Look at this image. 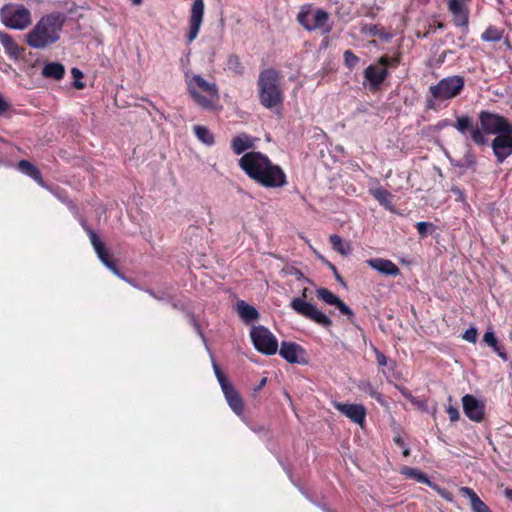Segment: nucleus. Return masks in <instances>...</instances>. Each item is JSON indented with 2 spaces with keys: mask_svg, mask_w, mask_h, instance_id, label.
Wrapping results in <instances>:
<instances>
[{
  "mask_svg": "<svg viewBox=\"0 0 512 512\" xmlns=\"http://www.w3.org/2000/svg\"><path fill=\"white\" fill-rule=\"evenodd\" d=\"M239 166L251 179L264 187H283L287 183L284 171L260 152L245 153L239 160Z\"/></svg>",
  "mask_w": 512,
  "mask_h": 512,
  "instance_id": "obj_1",
  "label": "nucleus"
},
{
  "mask_svg": "<svg viewBox=\"0 0 512 512\" xmlns=\"http://www.w3.org/2000/svg\"><path fill=\"white\" fill-rule=\"evenodd\" d=\"M65 17L62 14H50L42 17L26 34L27 44L35 49L46 48L60 39Z\"/></svg>",
  "mask_w": 512,
  "mask_h": 512,
  "instance_id": "obj_2",
  "label": "nucleus"
},
{
  "mask_svg": "<svg viewBox=\"0 0 512 512\" xmlns=\"http://www.w3.org/2000/svg\"><path fill=\"white\" fill-rule=\"evenodd\" d=\"M260 103L267 109L278 111L284 94L280 86V75L274 69L263 70L258 77Z\"/></svg>",
  "mask_w": 512,
  "mask_h": 512,
  "instance_id": "obj_3",
  "label": "nucleus"
},
{
  "mask_svg": "<svg viewBox=\"0 0 512 512\" xmlns=\"http://www.w3.org/2000/svg\"><path fill=\"white\" fill-rule=\"evenodd\" d=\"M187 90L191 98L202 108L212 109L219 100L216 83L206 80L199 74L186 75Z\"/></svg>",
  "mask_w": 512,
  "mask_h": 512,
  "instance_id": "obj_4",
  "label": "nucleus"
},
{
  "mask_svg": "<svg viewBox=\"0 0 512 512\" xmlns=\"http://www.w3.org/2000/svg\"><path fill=\"white\" fill-rule=\"evenodd\" d=\"M1 23L9 29L24 30L32 22L31 12L20 4L10 3L0 10Z\"/></svg>",
  "mask_w": 512,
  "mask_h": 512,
  "instance_id": "obj_5",
  "label": "nucleus"
},
{
  "mask_svg": "<svg viewBox=\"0 0 512 512\" xmlns=\"http://www.w3.org/2000/svg\"><path fill=\"white\" fill-rule=\"evenodd\" d=\"M297 19L299 23L309 31L319 30L323 34H328L331 31L329 14L322 9L304 6L301 8Z\"/></svg>",
  "mask_w": 512,
  "mask_h": 512,
  "instance_id": "obj_6",
  "label": "nucleus"
},
{
  "mask_svg": "<svg viewBox=\"0 0 512 512\" xmlns=\"http://www.w3.org/2000/svg\"><path fill=\"white\" fill-rule=\"evenodd\" d=\"M464 79L461 76H449L440 80L429 88L435 101L444 102L457 97L464 88Z\"/></svg>",
  "mask_w": 512,
  "mask_h": 512,
  "instance_id": "obj_7",
  "label": "nucleus"
},
{
  "mask_svg": "<svg viewBox=\"0 0 512 512\" xmlns=\"http://www.w3.org/2000/svg\"><path fill=\"white\" fill-rule=\"evenodd\" d=\"M307 288L302 291V297H295L292 299L290 306L299 315L306 317L315 323L329 327L332 324L331 319L322 311H320L315 305L305 301L307 297Z\"/></svg>",
  "mask_w": 512,
  "mask_h": 512,
  "instance_id": "obj_8",
  "label": "nucleus"
},
{
  "mask_svg": "<svg viewBox=\"0 0 512 512\" xmlns=\"http://www.w3.org/2000/svg\"><path fill=\"white\" fill-rule=\"evenodd\" d=\"M212 365H213V370H214L215 376L221 386V389L223 391V394L226 398L228 405L234 411L235 414L241 415L244 410V404H243V401H242L240 395L234 389L232 384L229 383V381L227 380L225 375L222 373V371L220 370L219 366L217 365V363L215 362L214 359H212Z\"/></svg>",
  "mask_w": 512,
  "mask_h": 512,
  "instance_id": "obj_9",
  "label": "nucleus"
},
{
  "mask_svg": "<svg viewBox=\"0 0 512 512\" xmlns=\"http://www.w3.org/2000/svg\"><path fill=\"white\" fill-rule=\"evenodd\" d=\"M250 337L254 347L266 355H274L278 350L276 337L263 326H254L250 331Z\"/></svg>",
  "mask_w": 512,
  "mask_h": 512,
  "instance_id": "obj_10",
  "label": "nucleus"
},
{
  "mask_svg": "<svg viewBox=\"0 0 512 512\" xmlns=\"http://www.w3.org/2000/svg\"><path fill=\"white\" fill-rule=\"evenodd\" d=\"M481 128L487 134L501 135L503 133H512V124L503 116L482 111L479 114Z\"/></svg>",
  "mask_w": 512,
  "mask_h": 512,
  "instance_id": "obj_11",
  "label": "nucleus"
},
{
  "mask_svg": "<svg viewBox=\"0 0 512 512\" xmlns=\"http://www.w3.org/2000/svg\"><path fill=\"white\" fill-rule=\"evenodd\" d=\"M204 11V0H193L189 15V29L186 36L188 42H192L197 38L203 23Z\"/></svg>",
  "mask_w": 512,
  "mask_h": 512,
  "instance_id": "obj_12",
  "label": "nucleus"
},
{
  "mask_svg": "<svg viewBox=\"0 0 512 512\" xmlns=\"http://www.w3.org/2000/svg\"><path fill=\"white\" fill-rule=\"evenodd\" d=\"M389 64V58L382 56L378 64L368 66L364 71V77L369 82L371 88H378L388 75L386 66Z\"/></svg>",
  "mask_w": 512,
  "mask_h": 512,
  "instance_id": "obj_13",
  "label": "nucleus"
},
{
  "mask_svg": "<svg viewBox=\"0 0 512 512\" xmlns=\"http://www.w3.org/2000/svg\"><path fill=\"white\" fill-rule=\"evenodd\" d=\"M333 406L353 423L363 427L367 410L362 404L341 403L334 401Z\"/></svg>",
  "mask_w": 512,
  "mask_h": 512,
  "instance_id": "obj_14",
  "label": "nucleus"
},
{
  "mask_svg": "<svg viewBox=\"0 0 512 512\" xmlns=\"http://www.w3.org/2000/svg\"><path fill=\"white\" fill-rule=\"evenodd\" d=\"M494 155L499 163L512 155V133H503L496 136L491 143Z\"/></svg>",
  "mask_w": 512,
  "mask_h": 512,
  "instance_id": "obj_15",
  "label": "nucleus"
},
{
  "mask_svg": "<svg viewBox=\"0 0 512 512\" xmlns=\"http://www.w3.org/2000/svg\"><path fill=\"white\" fill-rule=\"evenodd\" d=\"M316 294L326 305L335 307L341 314L346 315L348 318L354 316L353 311L336 294L327 288H318Z\"/></svg>",
  "mask_w": 512,
  "mask_h": 512,
  "instance_id": "obj_16",
  "label": "nucleus"
},
{
  "mask_svg": "<svg viewBox=\"0 0 512 512\" xmlns=\"http://www.w3.org/2000/svg\"><path fill=\"white\" fill-rule=\"evenodd\" d=\"M463 410L466 416L475 422H480L484 415V404L472 395H465L462 398Z\"/></svg>",
  "mask_w": 512,
  "mask_h": 512,
  "instance_id": "obj_17",
  "label": "nucleus"
},
{
  "mask_svg": "<svg viewBox=\"0 0 512 512\" xmlns=\"http://www.w3.org/2000/svg\"><path fill=\"white\" fill-rule=\"evenodd\" d=\"M89 236H90L91 243H92L99 259L101 260V262L108 269H110L115 275H117L118 277L123 279V276L119 273V271L117 270V268L115 267L113 262L109 259V256L105 250L104 244L102 243L100 238L93 231H89Z\"/></svg>",
  "mask_w": 512,
  "mask_h": 512,
  "instance_id": "obj_18",
  "label": "nucleus"
},
{
  "mask_svg": "<svg viewBox=\"0 0 512 512\" xmlns=\"http://www.w3.org/2000/svg\"><path fill=\"white\" fill-rule=\"evenodd\" d=\"M366 263L377 272L387 276H397L399 268L390 260L383 258L368 259Z\"/></svg>",
  "mask_w": 512,
  "mask_h": 512,
  "instance_id": "obj_19",
  "label": "nucleus"
},
{
  "mask_svg": "<svg viewBox=\"0 0 512 512\" xmlns=\"http://www.w3.org/2000/svg\"><path fill=\"white\" fill-rule=\"evenodd\" d=\"M279 354L289 363H300V356L303 354V349L296 343L282 342Z\"/></svg>",
  "mask_w": 512,
  "mask_h": 512,
  "instance_id": "obj_20",
  "label": "nucleus"
},
{
  "mask_svg": "<svg viewBox=\"0 0 512 512\" xmlns=\"http://www.w3.org/2000/svg\"><path fill=\"white\" fill-rule=\"evenodd\" d=\"M459 491L463 496L469 499L473 512H492L490 508L478 497L473 489L469 487H461Z\"/></svg>",
  "mask_w": 512,
  "mask_h": 512,
  "instance_id": "obj_21",
  "label": "nucleus"
},
{
  "mask_svg": "<svg viewBox=\"0 0 512 512\" xmlns=\"http://www.w3.org/2000/svg\"><path fill=\"white\" fill-rule=\"evenodd\" d=\"M369 193L379 202L381 206L389 211H394V196L382 187H374L369 189Z\"/></svg>",
  "mask_w": 512,
  "mask_h": 512,
  "instance_id": "obj_22",
  "label": "nucleus"
},
{
  "mask_svg": "<svg viewBox=\"0 0 512 512\" xmlns=\"http://www.w3.org/2000/svg\"><path fill=\"white\" fill-rule=\"evenodd\" d=\"M18 170L34 179L41 187L47 188L39 169L31 162L27 160L19 161Z\"/></svg>",
  "mask_w": 512,
  "mask_h": 512,
  "instance_id": "obj_23",
  "label": "nucleus"
},
{
  "mask_svg": "<svg viewBox=\"0 0 512 512\" xmlns=\"http://www.w3.org/2000/svg\"><path fill=\"white\" fill-rule=\"evenodd\" d=\"M254 146V140L247 134H239L232 139L231 147L235 154L240 155Z\"/></svg>",
  "mask_w": 512,
  "mask_h": 512,
  "instance_id": "obj_24",
  "label": "nucleus"
},
{
  "mask_svg": "<svg viewBox=\"0 0 512 512\" xmlns=\"http://www.w3.org/2000/svg\"><path fill=\"white\" fill-rule=\"evenodd\" d=\"M65 74V67L58 62H49L44 65L42 75L45 78L61 80Z\"/></svg>",
  "mask_w": 512,
  "mask_h": 512,
  "instance_id": "obj_25",
  "label": "nucleus"
},
{
  "mask_svg": "<svg viewBox=\"0 0 512 512\" xmlns=\"http://www.w3.org/2000/svg\"><path fill=\"white\" fill-rule=\"evenodd\" d=\"M0 42L5 52L10 56L17 58L20 55V48L13 38L6 32H0Z\"/></svg>",
  "mask_w": 512,
  "mask_h": 512,
  "instance_id": "obj_26",
  "label": "nucleus"
},
{
  "mask_svg": "<svg viewBox=\"0 0 512 512\" xmlns=\"http://www.w3.org/2000/svg\"><path fill=\"white\" fill-rule=\"evenodd\" d=\"M236 308L239 316L245 322H251L258 318L257 310L245 301H238Z\"/></svg>",
  "mask_w": 512,
  "mask_h": 512,
  "instance_id": "obj_27",
  "label": "nucleus"
},
{
  "mask_svg": "<svg viewBox=\"0 0 512 512\" xmlns=\"http://www.w3.org/2000/svg\"><path fill=\"white\" fill-rule=\"evenodd\" d=\"M483 341L490 346L494 352L504 361L508 360L507 353L504 349L498 344V340L495 336V333L492 330H488L485 332L483 336Z\"/></svg>",
  "mask_w": 512,
  "mask_h": 512,
  "instance_id": "obj_28",
  "label": "nucleus"
},
{
  "mask_svg": "<svg viewBox=\"0 0 512 512\" xmlns=\"http://www.w3.org/2000/svg\"><path fill=\"white\" fill-rule=\"evenodd\" d=\"M195 136L197 139L207 146H212L215 142L213 133L206 127L202 125H195L193 127Z\"/></svg>",
  "mask_w": 512,
  "mask_h": 512,
  "instance_id": "obj_29",
  "label": "nucleus"
},
{
  "mask_svg": "<svg viewBox=\"0 0 512 512\" xmlns=\"http://www.w3.org/2000/svg\"><path fill=\"white\" fill-rule=\"evenodd\" d=\"M330 242L333 249L339 252L341 255L347 256L352 251L351 243L343 241L341 237L336 234L330 236Z\"/></svg>",
  "mask_w": 512,
  "mask_h": 512,
  "instance_id": "obj_30",
  "label": "nucleus"
},
{
  "mask_svg": "<svg viewBox=\"0 0 512 512\" xmlns=\"http://www.w3.org/2000/svg\"><path fill=\"white\" fill-rule=\"evenodd\" d=\"M452 164L462 168H471L476 165V158L470 146H467L464 156L458 160L450 159Z\"/></svg>",
  "mask_w": 512,
  "mask_h": 512,
  "instance_id": "obj_31",
  "label": "nucleus"
},
{
  "mask_svg": "<svg viewBox=\"0 0 512 512\" xmlns=\"http://www.w3.org/2000/svg\"><path fill=\"white\" fill-rule=\"evenodd\" d=\"M402 474L406 475L407 477L413 478L418 482L425 483L429 486H432V482L428 479V477L422 473L421 471L410 468V467H404L402 469Z\"/></svg>",
  "mask_w": 512,
  "mask_h": 512,
  "instance_id": "obj_32",
  "label": "nucleus"
},
{
  "mask_svg": "<svg viewBox=\"0 0 512 512\" xmlns=\"http://www.w3.org/2000/svg\"><path fill=\"white\" fill-rule=\"evenodd\" d=\"M225 69L230 71L235 75H240L243 73V66L238 56L230 55L227 59Z\"/></svg>",
  "mask_w": 512,
  "mask_h": 512,
  "instance_id": "obj_33",
  "label": "nucleus"
},
{
  "mask_svg": "<svg viewBox=\"0 0 512 512\" xmlns=\"http://www.w3.org/2000/svg\"><path fill=\"white\" fill-rule=\"evenodd\" d=\"M502 32L495 27H488L482 34V39L487 42H497L501 40Z\"/></svg>",
  "mask_w": 512,
  "mask_h": 512,
  "instance_id": "obj_34",
  "label": "nucleus"
},
{
  "mask_svg": "<svg viewBox=\"0 0 512 512\" xmlns=\"http://www.w3.org/2000/svg\"><path fill=\"white\" fill-rule=\"evenodd\" d=\"M472 127V120L467 115H462L456 119L455 128L461 133L465 134L468 129Z\"/></svg>",
  "mask_w": 512,
  "mask_h": 512,
  "instance_id": "obj_35",
  "label": "nucleus"
},
{
  "mask_svg": "<svg viewBox=\"0 0 512 512\" xmlns=\"http://www.w3.org/2000/svg\"><path fill=\"white\" fill-rule=\"evenodd\" d=\"M71 74L74 79L73 86L78 90L85 88V83L81 81V79L84 76L83 72L78 68L74 67L71 69Z\"/></svg>",
  "mask_w": 512,
  "mask_h": 512,
  "instance_id": "obj_36",
  "label": "nucleus"
},
{
  "mask_svg": "<svg viewBox=\"0 0 512 512\" xmlns=\"http://www.w3.org/2000/svg\"><path fill=\"white\" fill-rule=\"evenodd\" d=\"M484 133L483 129L481 130L478 127L473 128L471 131V138L476 144L485 145L487 144V138Z\"/></svg>",
  "mask_w": 512,
  "mask_h": 512,
  "instance_id": "obj_37",
  "label": "nucleus"
},
{
  "mask_svg": "<svg viewBox=\"0 0 512 512\" xmlns=\"http://www.w3.org/2000/svg\"><path fill=\"white\" fill-rule=\"evenodd\" d=\"M344 62L351 69L359 63V58L352 51L347 50L344 52Z\"/></svg>",
  "mask_w": 512,
  "mask_h": 512,
  "instance_id": "obj_38",
  "label": "nucleus"
},
{
  "mask_svg": "<svg viewBox=\"0 0 512 512\" xmlns=\"http://www.w3.org/2000/svg\"><path fill=\"white\" fill-rule=\"evenodd\" d=\"M478 331L476 328L472 327L465 331L463 334V339L470 342L475 343L477 341Z\"/></svg>",
  "mask_w": 512,
  "mask_h": 512,
  "instance_id": "obj_39",
  "label": "nucleus"
},
{
  "mask_svg": "<svg viewBox=\"0 0 512 512\" xmlns=\"http://www.w3.org/2000/svg\"><path fill=\"white\" fill-rule=\"evenodd\" d=\"M434 490H436L438 492V494L443 497L445 500L449 501V502H452L453 501V496L452 494L445 490V489H442L440 488L439 486L435 485L432 483V486H431Z\"/></svg>",
  "mask_w": 512,
  "mask_h": 512,
  "instance_id": "obj_40",
  "label": "nucleus"
},
{
  "mask_svg": "<svg viewBox=\"0 0 512 512\" xmlns=\"http://www.w3.org/2000/svg\"><path fill=\"white\" fill-rule=\"evenodd\" d=\"M416 227H417V230H418V233L422 236V237H425L427 235V232L430 228H432V224L430 223H427V222H418L416 224Z\"/></svg>",
  "mask_w": 512,
  "mask_h": 512,
  "instance_id": "obj_41",
  "label": "nucleus"
},
{
  "mask_svg": "<svg viewBox=\"0 0 512 512\" xmlns=\"http://www.w3.org/2000/svg\"><path fill=\"white\" fill-rule=\"evenodd\" d=\"M446 412L452 422H455L459 419V411L454 406H448Z\"/></svg>",
  "mask_w": 512,
  "mask_h": 512,
  "instance_id": "obj_42",
  "label": "nucleus"
},
{
  "mask_svg": "<svg viewBox=\"0 0 512 512\" xmlns=\"http://www.w3.org/2000/svg\"><path fill=\"white\" fill-rule=\"evenodd\" d=\"M9 107V103L0 95V115H3Z\"/></svg>",
  "mask_w": 512,
  "mask_h": 512,
  "instance_id": "obj_43",
  "label": "nucleus"
},
{
  "mask_svg": "<svg viewBox=\"0 0 512 512\" xmlns=\"http://www.w3.org/2000/svg\"><path fill=\"white\" fill-rule=\"evenodd\" d=\"M376 359H377V363H378L379 365H381V366H384V365H386V363H387L386 357H385V355H384V354H382V353H379V352H378V353H377V357H376Z\"/></svg>",
  "mask_w": 512,
  "mask_h": 512,
  "instance_id": "obj_44",
  "label": "nucleus"
},
{
  "mask_svg": "<svg viewBox=\"0 0 512 512\" xmlns=\"http://www.w3.org/2000/svg\"><path fill=\"white\" fill-rule=\"evenodd\" d=\"M449 125H450V121L449 120H442L441 122L438 123L437 127L439 129H441V128L447 127Z\"/></svg>",
  "mask_w": 512,
  "mask_h": 512,
  "instance_id": "obj_45",
  "label": "nucleus"
},
{
  "mask_svg": "<svg viewBox=\"0 0 512 512\" xmlns=\"http://www.w3.org/2000/svg\"><path fill=\"white\" fill-rule=\"evenodd\" d=\"M505 496L512 501V489H506Z\"/></svg>",
  "mask_w": 512,
  "mask_h": 512,
  "instance_id": "obj_46",
  "label": "nucleus"
},
{
  "mask_svg": "<svg viewBox=\"0 0 512 512\" xmlns=\"http://www.w3.org/2000/svg\"><path fill=\"white\" fill-rule=\"evenodd\" d=\"M401 392H402V394H403V396H404V397H406V398H408V399H411V400L413 399V397H412L411 393H409V392H407V391H405V390H401Z\"/></svg>",
  "mask_w": 512,
  "mask_h": 512,
  "instance_id": "obj_47",
  "label": "nucleus"
},
{
  "mask_svg": "<svg viewBox=\"0 0 512 512\" xmlns=\"http://www.w3.org/2000/svg\"><path fill=\"white\" fill-rule=\"evenodd\" d=\"M367 30H368L371 34H376V27H375V26H370L369 28H367Z\"/></svg>",
  "mask_w": 512,
  "mask_h": 512,
  "instance_id": "obj_48",
  "label": "nucleus"
},
{
  "mask_svg": "<svg viewBox=\"0 0 512 512\" xmlns=\"http://www.w3.org/2000/svg\"><path fill=\"white\" fill-rule=\"evenodd\" d=\"M132 2L133 5L135 6H139L142 4V0H130Z\"/></svg>",
  "mask_w": 512,
  "mask_h": 512,
  "instance_id": "obj_49",
  "label": "nucleus"
},
{
  "mask_svg": "<svg viewBox=\"0 0 512 512\" xmlns=\"http://www.w3.org/2000/svg\"><path fill=\"white\" fill-rule=\"evenodd\" d=\"M295 275H296V277H297L298 279H300V278H302V277H303L302 273H301L299 270H296V271H295Z\"/></svg>",
  "mask_w": 512,
  "mask_h": 512,
  "instance_id": "obj_50",
  "label": "nucleus"
},
{
  "mask_svg": "<svg viewBox=\"0 0 512 512\" xmlns=\"http://www.w3.org/2000/svg\"><path fill=\"white\" fill-rule=\"evenodd\" d=\"M266 384V378H263L260 382V387H263Z\"/></svg>",
  "mask_w": 512,
  "mask_h": 512,
  "instance_id": "obj_51",
  "label": "nucleus"
},
{
  "mask_svg": "<svg viewBox=\"0 0 512 512\" xmlns=\"http://www.w3.org/2000/svg\"><path fill=\"white\" fill-rule=\"evenodd\" d=\"M403 454H404L405 456H408V455H409V450H408V449H405V450H404V452H403Z\"/></svg>",
  "mask_w": 512,
  "mask_h": 512,
  "instance_id": "obj_52",
  "label": "nucleus"
}]
</instances>
